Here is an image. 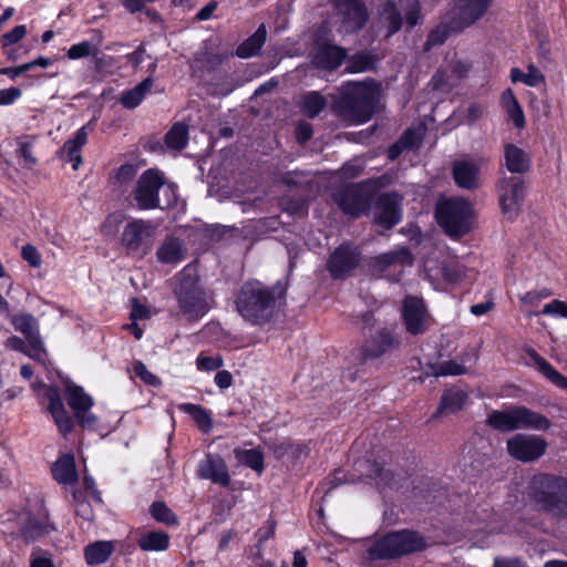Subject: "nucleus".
I'll return each mask as SVG.
<instances>
[{
  "label": "nucleus",
  "mask_w": 567,
  "mask_h": 567,
  "mask_svg": "<svg viewBox=\"0 0 567 567\" xmlns=\"http://www.w3.org/2000/svg\"><path fill=\"white\" fill-rule=\"evenodd\" d=\"M380 16L386 24V38H391L401 30L403 25L402 13L394 0H385L381 4Z\"/></svg>",
  "instance_id": "39"
},
{
  "label": "nucleus",
  "mask_w": 567,
  "mask_h": 567,
  "mask_svg": "<svg viewBox=\"0 0 567 567\" xmlns=\"http://www.w3.org/2000/svg\"><path fill=\"white\" fill-rule=\"evenodd\" d=\"M153 234L150 220L132 219L124 226L121 244L127 254L144 258L151 251Z\"/></svg>",
  "instance_id": "11"
},
{
  "label": "nucleus",
  "mask_w": 567,
  "mask_h": 567,
  "mask_svg": "<svg viewBox=\"0 0 567 567\" xmlns=\"http://www.w3.org/2000/svg\"><path fill=\"white\" fill-rule=\"evenodd\" d=\"M519 429L546 432L551 426V420L525 405H518Z\"/></svg>",
  "instance_id": "31"
},
{
  "label": "nucleus",
  "mask_w": 567,
  "mask_h": 567,
  "mask_svg": "<svg viewBox=\"0 0 567 567\" xmlns=\"http://www.w3.org/2000/svg\"><path fill=\"white\" fill-rule=\"evenodd\" d=\"M467 372L465 365L454 360L439 362L432 365V373L435 377L463 375Z\"/></svg>",
  "instance_id": "48"
},
{
  "label": "nucleus",
  "mask_w": 567,
  "mask_h": 567,
  "mask_svg": "<svg viewBox=\"0 0 567 567\" xmlns=\"http://www.w3.org/2000/svg\"><path fill=\"white\" fill-rule=\"evenodd\" d=\"M379 58L369 52H357L348 59L346 71L351 74L374 71Z\"/></svg>",
  "instance_id": "41"
},
{
  "label": "nucleus",
  "mask_w": 567,
  "mask_h": 567,
  "mask_svg": "<svg viewBox=\"0 0 567 567\" xmlns=\"http://www.w3.org/2000/svg\"><path fill=\"white\" fill-rule=\"evenodd\" d=\"M175 296L182 313L189 322L200 320L208 312L205 292L199 285V278L197 275L192 274L189 267H185L181 271Z\"/></svg>",
  "instance_id": "7"
},
{
  "label": "nucleus",
  "mask_w": 567,
  "mask_h": 567,
  "mask_svg": "<svg viewBox=\"0 0 567 567\" xmlns=\"http://www.w3.org/2000/svg\"><path fill=\"white\" fill-rule=\"evenodd\" d=\"M291 446L292 440L290 437H285L281 441H274L268 444L269 451L277 460H281L287 456Z\"/></svg>",
  "instance_id": "59"
},
{
  "label": "nucleus",
  "mask_w": 567,
  "mask_h": 567,
  "mask_svg": "<svg viewBox=\"0 0 567 567\" xmlns=\"http://www.w3.org/2000/svg\"><path fill=\"white\" fill-rule=\"evenodd\" d=\"M287 288L280 281L272 286L254 279L245 281L235 297V308L245 322L252 327L274 323L280 307L286 303Z\"/></svg>",
  "instance_id": "1"
},
{
  "label": "nucleus",
  "mask_w": 567,
  "mask_h": 567,
  "mask_svg": "<svg viewBox=\"0 0 567 567\" xmlns=\"http://www.w3.org/2000/svg\"><path fill=\"white\" fill-rule=\"evenodd\" d=\"M337 4L343 11L344 21L351 23L355 30L365 25L369 13L362 0H337Z\"/></svg>",
  "instance_id": "27"
},
{
  "label": "nucleus",
  "mask_w": 567,
  "mask_h": 567,
  "mask_svg": "<svg viewBox=\"0 0 567 567\" xmlns=\"http://www.w3.org/2000/svg\"><path fill=\"white\" fill-rule=\"evenodd\" d=\"M547 442L539 435L515 434L506 442L507 453L523 463H532L540 458L547 451Z\"/></svg>",
  "instance_id": "13"
},
{
  "label": "nucleus",
  "mask_w": 567,
  "mask_h": 567,
  "mask_svg": "<svg viewBox=\"0 0 567 567\" xmlns=\"http://www.w3.org/2000/svg\"><path fill=\"white\" fill-rule=\"evenodd\" d=\"M157 260L166 265H176L184 260L185 252L183 243L176 238L171 237L166 239L156 251Z\"/></svg>",
  "instance_id": "36"
},
{
  "label": "nucleus",
  "mask_w": 567,
  "mask_h": 567,
  "mask_svg": "<svg viewBox=\"0 0 567 567\" xmlns=\"http://www.w3.org/2000/svg\"><path fill=\"white\" fill-rule=\"evenodd\" d=\"M430 313L421 297L406 296L402 303L401 318L410 336L424 334L429 327Z\"/></svg>",
  "instance_id": "14"
},
{
  "label": "nucleus",
  "mask_w": 567,
  "mask_h": 567,
  "mask_svg": "<svg viewBox=\"0 0 567 567\" xmlns=\"http://www.w3.org/2000/svg\"><path fill=\"white\" fill-rule=\"evenodd\" d=\"M65 400L73 415L91 410L94 405L93 398L81 385L68 383L65 385Z\"/></svg>",
  "instance_id": "30"
},
{
  "label": "nucleus",
  "mask_w": 567,
  "mask_h": 567,
  "mask_svg": "<svg viewBox=\"0 0 567 567\" xmlns=\"http://www.w3.org/2000/svg\"><path fill=\"white\" fill-rule=\"evenodd\" d=\"M346 482V472L342 468H336L323 480V482L320 484V487L322 488L324 496H327L331 491L344 484Z\"/></svg>",
  "instance_id": "50"
},
{
  "label": "nucleus",
  "mask_w": 567,
  "mask_h": 567,
  "mask_svg": "<svg viewBox=\"0 0 567 567\" xmlns=\"http://www.w3.org/2000/svg\"><path fill=\"white\" fill-rule=\"evenodd\" d=\"M53 478L63 485L75 484L79 480L76 464L72 454H62L51 467Z\"/></svg>",
  "instance_id": "25"
},
{
  "label": "nucleus",
  "mask_w": 567,
  "mask_h": 567,
  "mask_svg": "<svg viewBox=\"0 0 567 567\" xmlns=\"http://www.w3.org/2000/svg\"><path fill=\"white\" fill-rule=\"evenodd\" d=\"M45 391H44V399L48 400V411L52 416L65 412V406L63 404L60 390L55 385H45L43 384Z\"/></svg>",
  "instance_id": "47"
},
{
  "label": "nucleus",
  "mask_w": 567,
  "mask_h": 567,
  "mask_svg": "<svg viewBox=\"0 0 567 567\" xmlns=\"http://www.w3.org/2000/svg\"><path fill=\"white\" fill-rule=\"evenodd\" d=\"M485 423L502 433L519 430L518 405H508L504 410H492L487 414Z\"/></svg>",
  "instance_id": "21"
},
{
  "label": "nucleus",
  "mask_w": 567,
  "mask_h": 567,
  "mask_svg": "<svg viewBox=\"0 0 567 567\" xmlns=\"http://www.w3.org/2000/svg\"><path fill=\"white\" fill-rule=\"evenodd\" d=\"M487 11L463 0H451V8L442 21L426 37L425 47L442 45L453 35L465 31L486 16Z\"/></svg>",
  "instance_id": "5"
},
{
  "label": "nucleus",
  "mask_w": 567,
  "mask_h": 567,
  "mask_svg": "<svg viewBox=\"0 0 567 567\" xmlns=\"http://www.w3.org/2000/svg\"><path fill=\"white\" fill-rule=\"evenodd\" d=\"M313 135L312 125L306 121H300L296 126V140L299 144H306Z\"/></svg>",
  "instance_id": "64"
},
{
  "label": "nucleus",
  "mask_w": 567,
  "mask_h": 567,
  "mask_svg": "<svg viewBox=\"0 0 567 567\" xmlns=\"http://www.w3.org/2000/svg\"><path fill=\"white\" fill-rule=\"evenodd\" d=\"M501 106L513 122L514 126L522 130L525 124V114L512 89H506L501 94Z\"/></svg>",
  "instance_id": "32"
},
{
  "label": "nucleus",
  "mask_w": 567,
  "mask_h": 567,
  "mask_svg": "<svg viewBox=\"0 0 567 567\" xmlns=\"http://www.w3.org/2000/svg\"><path fill=\"white\" fill-rule=\"evenodd\" d=\"M402 340L396 324L378 327L365 337L358 348V360L365 364L401 348Z\"/></svg>",
  "instance_id": "8"
},
{
  "label": "nucleus",
  "mask_w": 567,
  "mask_h": 567,
  "mask_svg": "<svg viewBox=\"0 0 567 567\" xmlns=\"http://www.w3.org/2000/svg\"><path fill=\"white\" fill-rule=\"evenodd\" d=\"M530 505L557 522L567 520V477L539 472L534 474L526 486Z\"/></svg>",
  "instance_id": "2"
},
{
  "label": "nucleus",
  "mask_w": 567,
  "mask_h": 567,
  "mask_svg": "<svg viewBox=\"0 0 567 567\" xmlns=\"http://www.w3.org/2000/svg\"><path fill=\"white\" fill-rule=\"evenodd\" d=\"M92 44L89 41H82L80 43L71 45L68 50V58L71 60H79L86 58L92 53Z\"/></svg>",
  "instance_id": "63"
},
{
  "label": "nucleus",
  "mask_w": 567,
  "mask_h": 567,
  "mask_svg": "<svg viewBox=\"0 0 567 567\" xmlns=\"http://www.w3.org/2000/svg\"><path fill=\"white\" fill-rule=\"evenodd\" d=\"M133 372L147 385L159 386L162 383L161 379L148 371L147 367L140 360L133 363Z\"/></svg>",
  "instance_id": "51"
},
{
  "label": "nucleus",
  "mask_w": 567,
  "mask_h": 567,
  "mask_svg": "<svg viewBox=\"0 0 567 567\" xmlns=\"http://www.w3.org/2000/svg\"><path fill=\"white\" fill-rule=\"evenodd\" d=\"M327 106L326 97L318 91L303 94L300 109L308 118H316Z\"/></svg>",
  "instance_id": "42"
},
{
  "label": "nucleus",
  "mask_w": 567,
  "mask_h": 567,
  "mask_svg": "<svg viewBox=\"0 0 567 567\" xmlns=\"http://www.w3.org/2000/svg\"><path fill=\"white\" fill-rule=\"evenodd\" d=\"M54 420V423L58 426V430L60 434L64 437H66L69 434H71L74 430V421L69 415L68 411L56 414L52 416Z\"/></svg>",
  "instance_id": "58"
},
{
  "label": "nucleus",
  "mask_w": 567,
  "mask_h": 567,
  "mask_svg": "<svg viewBox=\"0 0 567 567\" xmlns=\"http://www.w3.org/2000/svg\"><path fill=\"white\" fill-rule=\"evenodd\" d=\"M526 354L534 362L536 369L546 377L553 384L561 390H567V377L555 369L535 349L528 348Z\"/></svg>",
  "instance_id": "29"
},
{
  "label": "nucleus",
  "mask_w": 567,
  "mask_h": 567,
  "mask_svg": "<svg viewBox=\"0 0 567 567\" xmlns=\"http://www.w3.org/2000/svg\"><path fill=\"white\" fill-rule=\"evenodd\" d=\"M394 265L412 266L414 262V256L411 249L406 246L400 247L399 249L391 250Z\"/></svg>",
  "instance_id": "62"
},
{
  "label": "nucleus",
  "mask_w": 567,
  "mask_h": 567,
  "mask_svg": "<svg viewBox=\"0 0 567 567\" xmlns=\"http://www.w3.org/2000/svg\"><path fill=\"white\" fill-rule=\"evenodd\" d=\"M124 220L125 215L122 212H113L105 217L101 230L106 236L115 234Z\"/></svg>",
  "instance_id": "54"
},
{
  "label": "nucleus",
  "mask_w": 567,
  "mask_h": 567,
  "mask_svg": "<svg viewBox=\"0 0 567 567\" xmlns=\"http://www.w3.org/2000/svg\"><path fill=\"white\" fill-rule=\"evenodd\" d=\"M114 551V545L109 540H96L84 548V559L89 566L106 563Z\"/></svg>",
  "instance_id": "37"
},
{
  "label": "nucleus",
  "mask_w": 567,
  "mask_h": 567,
  "mask_svg": "<svg viewBox=\"0 0 567 567\" xmlns=\"http://www.w3.org/2000/svg\"><path fill=\"white\" fill-rule=\"evenodd\" d=\"M72 504L74 506L75 515L86 522H93L95 514L91 503L85 499L81 492L75 491L72 494Z\"/></svg>",
  "instance_id": "45"
},
{
  "label": "nucleus",
  "mask_w": 567,
  "mask_h": 567,
  "mask_svg": "<svg viewBox=\"0 0 567 567\" xmlns=\"http://www.w3.org/2000/svg\"><path fill=\"white\" fill-rule=\"evenodd\" d=\"M404 18L408 30L416 27L422 20V8L419 0H406V6L403 7Z\"/></svg>",
  "instance_id": "49"
},
{
  "label": "nucleus",
  "mask_w": 567,
  "mask_h": 567,
  "mask_svg": "<svg viewBox=\"0 0 567 567\" xmlns=\"http://www.w3.org/2000/svg\"><path fill=\"white\" fill-rule=\"evenodd\" d=\"M334 200L346 215L358 218L368 210L371 196L361 184H352L334 195Z\"/></svg>",
  "instance_id": "19"
},
{
  "label": "nucleus",
  "mask_w": 567,
  "mask_h": 567,
  "mask_svg": "<svg viewBox=\"0 0 567 567\" xmlns=\"http://www.w3.org/2000/svg\"><path fill=\"white\" fill-rule=\"evenodd\" d=\"M75 419L76 424L87 431H97L100 420L99 417L91 412V410H87L86 412L76 413L73 415Z\"/></svg>",
  "instance_id": "55"
},
{
  "label": "nucleus",
  "mask_w": 567,
  "mask_h": 567,
  "mask_svg": "<svg viewBox=\"0 0 567 567\" xmlns=\"http://www.w3.org/2000/svg\"><path fill=\"white\" fill-rule=\"evenodd\" d=\"M177 409L181 412L189 415L200 432L207 434L213 430V416L210 411L206 408L199 404L185 402L179 403Z\"/></svg>",
  "instance_id": "34"
},
{
  "label": "nucleus",
  "mask_w": 567,
  "mask_h": 567,
  "mask_svg": "<svg viewBox=\"0 0 567 567\" xmlns=\"http://www.w3.org/2000/svg\"><path fill=\"white\" fill-rule=\"evenodd\" d=\"M55 530L56 526L51 522L49 511L43 503L39 504L35 511L28 512L20 529L21 537L25 543H33Z\"/></svg>",
  "instance_id": "17"
},
{
  "label": "nucleus",
  "mask_w": 567,
  "mask_h": 567,
  "mask_svg": "<svg viewBox=\"0 0 567 567\" xmlns=\"http://www.w3.org/2000/svg\"><path fill=\"white\" fill-rule=\"evenodd\" d=\"M197 475L203 480H210L223 487L230 484V475L225 460L218 454L207 453L198 463Z\"/></svg>",
  "instance_id": "20"
},
{
  "label": "nucleus",
  "mask_w": 567,
  "mask_h": 567,
  "mask_svg": "<svg viewBox=\"0 0 567 567\" xmlns=\"http://www.w3.org/2000/svg\"><path fill=\"white\" fill-rule=\"evenodd\" d=\"M234 456L239 465L252 470L257 475L260 476L265 472V453L261 447L249 450L235 447Z\"/></svg>",
  "instance_id": "33"
},
{
  "label": "nucleus",
  "mask_w": 567,
  "mask_h": 567,
  "mask_svg": "<svg viewBox=\"0 0 567 567\" xmlns=\"http://www.w3.org/2000/svg\"><path fill=\"white\" fill-rule=\"evenodd\" d=\"M136 174H137V168L135 165L130 164V163L122 164L115 171V173L113 175V179H114L113 183L120 184V185H126L134 179Z\"/></svg>",
  "instance_id": "52"
},
{
  "label": "nucleus",
  "mask_w": 567,
  "mask_h": 567,
  "mask_svg": "<svg viewBox=\"0 0 567 567\" xmlns=\"http://www.w3.org/2000/svg\"><path fill=\"white\" fill-rule=\"evenodd\" d=\"M169 545L171 537L164 530H150L137 538V546L143 551H165Z\"/></svg>",
  "instance_id": "38"
},
{
  "label": "nucleus",
  "mask_w": 567,
  "mask_h": 567,
  "mask_svg": "<svg viewBox=\"0 0 567 567\" xmlns=\"http://www.w3.org/2000/svg\"><path fill=\"white\" fill-rule=\"evenodd\" d=\"M403 197L396 192L381 194L375 203L373 221L384 230H390L402 220Z\"/></svg>",
  "instance_id": "16"
},
{
  "label": "nucleus",
  "mask_w": 567,
  "mask_h": 567,
  "mask_svg": "<svg viewBox=\"0 0 567 567\" xmlns=\"http://www.w3.org/2000/svg\"><path fill=\"white\" fill-rule=\"evenodd\" d=\"M310 451V442H297L292 440V446L289 450L287 456L291 460V462L297 463L302 457H307Z\"/></svg>",
  "instance_id": "60"
},
{
  "label": "nucleus",
  "mask_w": 567,
  "mask_h": 567,
  "mask_svg": "<svg viewBox=\"0 0 567 567\" xmlns=\"http://www.w3.org/2000/svg\"><path fill=\"white\" fill-rule=\"evenodd\" d=\"M467 400L468 394L464 390L456 388L444 390L433 417L461 411L466 404Z\"/></svg>",
  "instance_id": "28"
},
{
  "label": "nucleus",
  "mask_w": 567,
  "mask_h": 567,
  "mask_svg": "<svg viewBox=\"0 0 567 567\" xmlns=\"http://www.w3.org/2000/svg\"><path fill=\"white\" fill-rule=\"evenodd\" d=\"M267 39L265 24H260L257 30L244 40L236 49V55L241 59H249L258 55Z\"/></svg>",
  "instance_id": "35"
},
{
  "label": "nucleus",
  "mask_w": 567,
  "mask_h": 567,
  "mask_svg": "<svg viewBox=\"0 0 567 567\" xmlns=\"http://www.w3.org/2000/svg\"><path fill=\"white\" fill-rule=\"evenodd\" d=\"M153 83V76H147L133 89L123 92L120 99L121 104L128 110L137 107L152 89Z\"/></svg>",
  "instance_id": "40"
},
{
  "label": "nucleus",
  "mask_w": 567,
  "mask_h": 567,
  "mask_svg": "<svg viewBox=\"0 0 567 567\" xmlns=\"http://www.w3.org/2000/svg\"><path fill=\"white\" fill-rule=\"evenodd\" d=\"M424 535L415 529L402 528L380 536L364 550L363 560H396L402 557L422 553L429 548Z\"/></svg>",
  "instance_id": "4"
},
{
  "label": "nucleus",
  "mask_w": 567,
  "mask_h": 567,
  "mask_svg": "<svg viewBox=\"0 0 567 567\" xmlns=\"http://www.w3.org/2000/svg\"><path fill=\"white\" fill-rule=\"evenodd\" d=\"M148 513L154 520L166 526H176L179 523L177 515L164 501H154L148 507Z\"/></svg>",
  "instance_id": "44"
},
{
  "label": "nucleus",
  "mask_w": 567,
  "mask_h": 567,
  "mask_svg": "<svg viewBox=\"0 0 567 567\" xmlns=\"http://www.w3.org/2000/svg\"><path fill=\"white\" fill-rule=\"evenodd\" d=\"M166 146L174 151H182L188 142V126L182 122L174 123L164 136Z\"/></svg>",
  "instance_id": "43"
},
{
  "label": "nucleus",
  "mask_w": 567,
  "mask_h": 567,
  "mask_svg": "<svg viewBox=\"0 0 567 567\" xmlns=\"http://www.w3.org/2000/svg\"><path fill=\"white\" fill-rule=\"evenodd\" d=\"M347 50L317 34L313 40L312 64L319 70L334 71L347 59Z\"/></svg>",
  "instance_id": "15"
},
{
  "label": "nucleus",
  "mask_w": 567,
  "mask_h": 567,
  "mask_svg": "<svg viewBox=\"0 0 567 567\" xmlns=\"http://www.w3.org/2000/svg\"><path fill=\"white\" fill-rule=\"evenodd\" d=\"M478 167L468 161H456L452 167L455 184L464 189H474L478 184Z\"/></svg>",
  "instance_id": "26"
},
{
  "label": "nucleus",
  "mask_w": 567,
  "mask_h": 567,
  "mask_svg": "<svg viewBox=\"0 0 567 567\" xmlns=\"http://www.w3.org/2000/svg\"><path fill=\"white\" fill-rule=\"evenodd\" d=\"M12 323L14 329L24 336L29 347L37 354H40L44 351L43 342L39 334L38 323L32 315L27 313L16 316L12 320Z\"/></svg>",
  "instance_id": "23"
},
{
  "label": "nucleus",
  "mask_w": 567,
  "mask_h": 567,
  "mask_svg": "<svg viewBox=\"0 0 567 567\" xmlns=\"http://www.w3.org/2000/svg\"><path fill=\"white\" fill-rule=\"evenodd\" d=\"M30 567H55L49 553L37 548L30 557Z\"/></svg>",
  "instance_id": "61"
},
{
  "label": "nucleus",
  "mask_w": 567,
  "mask_h": 567,
  "mask_svg": "<svg viewBox=\"0 0 567 567\" xmlns=\"http://www.w3.org/2000/svg\"><path fill=\"white\" fill-rule=\"evenodd\" d=\"M27 34V27L24 24L16 25L11 31L0 37V43L2 49L12 47L22 40Z\"/></svg>",
  "instance_id": "53"
},
{
  "label": "nucleus",
  "mask_w": 567,
  "mask_h": 567,
  "mask_svg": "<svg viewBox=\"0 0 567 567\" xmlns=\"http://www.w3.org/2000/svg\"><path fill=\"white\" fill-rule=\"evenodd\" d=\"M380 99L379 86L365 82H348L340 89L333 100L334 114L352 124L369 122L378 110Z\"/></svg>",
  "instance_id": "3"
},
{
  "label": "nucleus",
  "mask_w": 567,
  "mask_h": 567,
  "mask_svg": "<svg viewBox=\"0 0 567 567\" xmlns=\"http://www.w3.org/2000/svg\"><path fill=\"white\" fill-rule=\"evenodd\" d=\"M165 184L164 174L157 168L144 171L132 193L140 210H153L161 207L159 190Z\"/></svg>",
  "instance_id": "10"
},
{
  "label": "nucleus",
  "mask_w": 567,
  "mask_h": 567,
  "mask_svg": "<svg viewBox=\"0 0 567 567\" xmlns=\"http://www.w3.org/2000/svg\"><path fill=\"white\" fill-rule=\"evenodd\" d=\"M367 474L381 492L399 491L408 480L406 472L386 468L385 462L379 458L367 460Z\"/></svg>",
  "instance_id": "18"
},
{
  "label": "nucleus",
  "mask_w": 567,
  "mask_h": 567,
  "mask_svg": "<svg viewBox=\"0 0 567 567\" xmlns=\"http://www.w3.org/2000/svg\"><path fill=\"white\" fill-rule=\"evenodd\" d=\"M361 262V248L351 240H344L329 254L326 270L332 280H346L354 275Z\"/></svg>",
  "instance_id": "9"
},
{
  "label": "nucleus",
  "mask_w": 567,
  "mask_h": 567,
  "mask_svg": "<svg viewBox=\"0 0 567 567\" xmlns=\"http://www.w3.org/2000/svg\"><path fill=\"white\" fill-rule=\"evenodd\" d=\"M506 169L512 174H524L530 169L532 161L528 153L513 143L504 145Z\"/></svg>",
  "instance_id": "24"
},
{
  "label": "nucleus",
  "mask_w": 567,
  "mask_h": 567,
  "mask_svg": "<svg viewBox=\"0 0 567 567\" xmlns=\"http://www.w3.org/2000/svg\"><path fill=\"white\" fill-rule=\"evenodd\" d=\"M87 142V132L85 126L78 128L73 136L64 142L60 158L65 163H72L73 169H78L82 164L81 151Z\"/></svg>",
  "instance_id": "22"
},
{
  "label": "nucleus",
  "mask_w": 567,
  "mask_h": 567,
  "mask_svg": "<svg viewBox=\"0 0 567 567\" xmlns=\"http://www.w3.org/2000/svg\"><path fill=\"white\" fill-rule=\"evenodd\" d=\"M497 189L499 193L502 214L508 220H514L518 216L520 206L525 199V182L515 176L504 177L498 182Z\"/></svg>",
  "instance_id": "12"
},
{
  "label": "nucleus",
  "mask_w": 567,
  "mask_h": 567,
  "mask_svg": "<svg viewBox=\"0 0 567 567\" xmlns=\"http://www.w3.org/2000/svg\"><path fill=\"white\" fill-rule=\"evenodd\" d=\"M435 218L449 237L460 239L472 230L473 208L464 198L446 199L437 204Z\"/></svg>",
  "instance_id": "6"
},
{
  "label": "nucleus",
  "mask_w": 567,
  "mask_h": 567,
  "mask_svg": "<svg viewBox=\"0 0 567 567\" xmlns=\"http://www.w3.org/2000/svg\"><path fill=\"white\" fill-rule=\"evenodd\" d=\"M21 257L33 268H40L42 265L41 254L32 244H25L22 246Z\"/></svg>",
  "instance_id": "57"
},
{
  "label": "nucleus",
  "mask_w": 567,
  "mask_h": 567,
  "mask_svg": "<svg viewBox=\"0 0 567 567\" xmlns=\"http://www.w3.org/2000/svg\"><path fill=\"white\" fill-rule=\"evenodd\" d=\"M45 391H44V399L48 400V411L52 416L65 412V406L63 404L60 390L55 385H45L43 384Z\"/></svg>",
  "instance_id": "46"
},
{
  "label": "nucleus",
  "mask_w": 567,
  "mask_h": 567,
  "mask_svg": "<svg viewBox=\"0 0 567 567\" xmlns=\"http://www.w3.org/2000/svg\"><path fill=\"white\" fill-rule=\"evenodd\" d=\"M538 313L567 318V302L559 299H554L549 303H546Z\"/></svg>",
  "instance_id": "56"
}]
</instances>
